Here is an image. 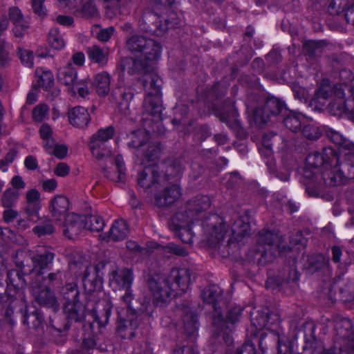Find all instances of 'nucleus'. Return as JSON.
<instances>
[{
    "instance_id": "69168bd1",
    "label": "nucleus",
    "mask_w": 354,
    "mask_h": 354,
    "mask_svg": "<svg viewBox=\"0 0 354 354\" xmlns=\"http://www.w3.org/2000/svg\"><path fill=\"white\" fill-rule=\"evenodd\" d=\"M42 188L45 192H52L57 187V180L54 178L43 180L41 183Z\"/></svg>"
},
{
    "instance_id": "13d9d810",
    "label": "nucleus",
    "mask_w": 354,
    "mask_h": 354,
    "mask_svg": "<svg viewBox=\"0 0 354 354\" xmlns=\"http://www.w3.org/2000/svg\"><path fill=\"white\" fill-rule=\"evenodd\" d=\"M122 0H104L107 3L106 8L108 12H111L113 16L120 13V8Z\"/></svg>"
},
{
    "instance_id": "ea45409f",
    "label": "nucleus",
    "mask_w": 354,
    "mask_h": 354,
    "mask_svg": "<svg viewBox=\"0 0 354 354\" xmlns=\"http://www.w3.org/2000/svg\"><path fill=\"white\" fill-rule=\"evenodd\" d=\"M85 230L91 232H101L105 225L104 219L97 215L84 216Z\"/></svg>"
},
{
    "instance_id": "a211bd4d",
    "label": "nucleus",
    "mask_w": 354,
    "mask_h": 354,
    "mask_svg": "<svg viewBox=\"0 0 354 354\" xmlns=\"http://www.w3.org/2000/svg\"><path fill=\"white\" fill-rule=\"evenodd\" d=\"M109 281L114 288L119 290L131 288L133 281V272L129 268L114 270L111 273Z\"/></svg>"
},
{
    "instance_id": "4c0bfd02",
    "label": "nucleus",
    "mask_w": 354,
    "mask_h": 354,
    "mask_svg": "<svg viewBox=\"0 0 354 354\" xmlns=\"http://www.w3.org/2000/svg\"><path fill=\"white\" fill-rule=\"evenodd\" d=\"M20 194L15 189L8 188L2 194L0 201L3 207H14L19 200Z\"/></svg>"
},
{
    "instance_id": "8fccbe9b",
    "label": "nucleus",
    "mask_w": 354,
    "mask_h": 354,
    "mask_svg": "<svg viewBox=\"0 0 354 354\" xmlns=\"http://www.w3.org/2000/svg\"><path fill=\"white\" fill-rule=\"evenodd\" d=\"M52 145L51 149H44L48 153L53 154L59 159H63L66 157L68 147L65 145L57 144L55 141Z\"/></svg>"
},
{
    "instance_id": "c756f323",
    "label": "nucleus",
    "mask_w": 354,
    "mask_h": 354,
    "mask_svg": "<svg viewBox=\"0 0 354 354\" xmlns=\"http://www.w3.org/2000/svg\"><path fill=\"white\" fill-rule=\"evenodd\" d=\"M77 73L71 63L60 68L57 72L58 81L68 86H73L77 80Z\"/></svg>"
},
{
    "instance_id": "c9c22d12",
    "label": "nucleus",
    "mask_w": 354,
    "mask_h": 354,
    "mask_svg": "<svg viewBox=\"0 0 354 354\" xmlns=\"http://www.w3.org/2000/svg\"><path fill=\"white\" fill-rule=\"evenodd\" d=\"M39 133L42 140L43 147L44 149H52V145L56 141L53 136V130L48 124L44 123L41 125Z\"/></svg>"
},
{
    "instance_id": "6ab92c4d",
    "label": "nucleus",
    "mask_w": 354,
    "mask_h": 354,
    "mask_svg": "<svg viewBox=\"0 0 354 354\" xmlns=\"http://www.w3.org/2000/svg\"><path fill=\"white\" fill-rule=\"evenodd\" d=\"M9 19L14 24L12 32L15 37H23L29 28V22L24 17L21 11L17 7L10 8Z\"/></svg>"
},
{
    "instance_id": "9d476101",
    "label": "nucleus",
    "mask_w": 354,
    "mask_h": 354,
    "mask_svg": "<svg viewBox=\"0 0 354 354\" xmlns=\"http://www.w3.org/2000/svg\"><path fill=\"white\" fill-rule=\"evenodd\" d=\"M148 287L156 304L167 303L178 294L174 285H171L165 274L151 276L148 279Z\"/></svg>"
},
{
    "instance_id": "cd10ccee",
    "label": "nucleus",
    "mask_w": 354,
    "mask_h": 354,
    "mask_svg": "<svg viewBox=\"0 0 354 354\" xmlns=\"http://www.w3.org/2000/svg\"><path fill=\"white\" fill-rule=\"evenodd\" d=\"M86 53L90 60L100 66H104L108 62L109 50L106 47L93 45L87 48Z\"/></svg>"
},
{
    "instance_id": "e433bc0d",
    "label": "nucleus",
    "mask_w": 354,
    "mask_h": 354,
    "mask_svg": "<svg viewBox=\"0 0 354 354\" xmlns=\"http://www.w3.org/2000/svg\"><path fill=\"white\" fill-rule=\"evenodd\" d=\"M77 12L84 18L96 17L99 15L94 0H84V2L77 8Z\"/></svg>"
},
{
    "instance_id": "b1692460",
    "label": "nucleus",
    "mask_w": 354,
    "mask_h": 354,
    "mask_svg": "<svg viewBox=\"0 0 354 354\" xmlns=\"http://www.w3.org/2000/svg\"><path fill=\"white\" fill-rule=\"evenodd\" d=\"M129 233L127 222L123 219L115 221L111 225L108 234V241H120L126 239Z\"/></svg>"
},
{
    "instance_id": "f257e3e1",
    "label": "nucleus",
    "mask_w": 354,
    "mask_h": 354,
    "mask_svg": "<svg viewBox=\"0 0 354 354\" xmlns=\"http://www.w3.org/2000/svg\"><path fill=\"white\" fill-rule=\"evenodd\" d=\"M126 46L133 57H123L118 64V69L129 75L147 73L151 62L160 59L162 46L156 40L140 34L129 37Z\"/></svg>"
},
{
    "instance_id": "37998d69",
    "label": "nucleus",
    "mask_w": 354,
    "mask_h": 354,
    "mask_svg": "<svg viewBox=\"0 0 354 354\" xmlns=\"http://www.w3.org/2000/svg\"><path fill=\"white\" fill-rule=\"evenodd\" d=\"M36 75L38 76L37 83L39 86L46 90L50 88L54 83V77L53 73L49 71H41V69L36 70Z\"/></svg>"
},
{
    "instance_id": "7c9ffc66",
    "label": "nucleus",
    "mask_w": 354,
    "mask_h": 354,
    "mask_svg": "<svg viewBox=\"0 0 354 354\" xmlns=\"http://www.w3.org/2000/svg\"><path fill=\"white\" fill-rule=\"evenodd\" d=\"M308 122V119L304 115L295 112H290L284 119L285 125L292 131L300 130L301 127Z\"/></svg>"
},
{
    "instance_id": "de8ad7c7",
    "label": "nucleus",
    "mask_w": 354,
    "mask_h": 354,
    "mask_svg": "<svg viewBox=\"0 0 354 354\" xmlns=\"http://www.w3.org/2000/svg\"><path fill=\"white\" fill-rule=\"evenodd\" d=\"M183 167L178 161H174L172 164L167 167L166 171L163 173L165 183L169 180L171 178L178 177L182 172Z\"/></svg>"
},
{
    "instance_id": "4468645a",
    "label": "nucleus",
    "mask_w": 354,
    "mask_h": 354,
    "mask_svg": "<svg viewBox=\"0 0 354 354\" xmlns=\"http://www.w3.org/2000/svg\"><path fill=\"white\" fill-rule=\"evenodd\" d=\"M283 108V103L275 97L269 98L263 109H258L255 111L247 108V114L257 124L266 123L270 116L278 115Z\"/></svg>"
},
{
    "instance_id": "c03bdc74",
    "label": "nucleus",
    "mask_w": 354,
    "mask_h": 354,
    "mask_svg": "<svg viewBox=\"0 0 354 354\" xmlns=\"http://www.w3.org/2000/svg\"><path fill=\"white\" fill-rule=\"evenodd\" d=\"M198 315L193 312H187L183 317L184 327L187 333L193 335L198 328Z\"/></svg>"
},
{
    "instance_id": "a878e982",
    "label": "nucleus",
    "mask_w": 354,
    "mask_h": 354,
    "mask_svg": "<svg viewBox=\"0 0 354 354\" xmlns=\"http://www.w3.org/2000/svg\"><path fill=\"white\" fill-rule=\"evenodd\" d=\"M26 205L25 212L29 216H37L40 209V193L36 189H31L26 194Z\"/></svg>"
},
{
    "instance_id": "864d4df0",
    "label": "nucleus",
    "mask_w": 354,
    "mask_h": 354,
    "mask_svg": "<svg viewBox=\"0 0 354 354\" xmlns=\"http://www.w3.org/2000/svg\"><path fill=\"white\" fill-rule=\"evenodd\" d=\"M19 57L21 62L27 67L31 68L33 66V53L32 51L19 48Z\"/></svg>"
},
{
    "instance_id": "20e7f679",
    "label": "nucleus",
    "mask_w": 354,
    "mask_h": 354,
    "mask_svg": "<svg viewBox=\"0 0 354 354\" xmlns=\"http://www.w3.org/2000/svg\"><path fill=\"white\" fill-rule=\"evenodd\" d=\"M198 213L199 200L194 198L189 201L175 215L173 230L182 242L188 244L193 242L192 225L198 220Z\"/></svg>"
},
{
    "instance_id": "473e14b6",
    "label": "nucleus",
    "mask_w": 354,
    "mask_h": 354,
    "mask_svg": "<svg viewBox=\"0 0 354 354\" xmlns=\"http://www.w3.org/2000/svg\"><path fill=\"white\" fill-rule=\"evenodd\" d=\"M215 114L221 121L228 125H232L237 122L238 113L234 105L217 110Z\"/></svg>"
},
{
    "instance_id": "49530a36",
    "label": "nucleus",
    "mask_w": 354,
    "mask_h": 354,
    "mask_svg": "<svg viewBox=\"0 0 354 354\" xmlns=\"http://www.w3.org/2000/svg\"><path fill=\"white\" fill-rule=\"evenodd\" d=\"M134 300V295L132 292L131 288L129 289H125V292L123 295L120 297V301L127 308V314H131L132 312L137 313L138 314H140V311L142 310H137L133 305V301Z\"/></svg>"
},
{
    "instance_id": "6e6d98bb",
    "label": "nucleus",
    "mask_w": 354,
    "mask_h": 354,
    "mask_svg": "<svg viewBox=\"0 0 354 354\" xmlns=\"http://www.w3.org/2000/svg\"><path fill=\"white\" fill-rule=\"evenodd\" d=\"M69 90L73 93H75L77 91L78 95L82 97H86L89 94L87 84L84 82H76L72 87L69 88Z\"/></svg>"
},
{
    "instance_id": "2f4dec72",
    "label": "nucleus",
    "mask_w": 354,
    "mask_h": 354,
    "mask_svg": "<svg viewBox=\"0 0 354 354\" xmlns=\"http://www.w3.org/2000/svg\"><path fill=\"white\" fill-rule=\"evenodd\" d=\"M98 269L96 266H87L84 270L82 281L85 288L92 291L98 281Z\"/></svg>"
},
{
    "instance_id": "2eb2a0df",
    "label": "nucleus",
    "mask_w": 354,
    "mask_h": 354,
    "mask_svg": "<svg viewBox=\"0 0 354 354\" xmlns=\"http://www.w3.org/2000/svg\"><path fill=\"white\" fill-rule=\"evenodd\" d=\"M118 313L120 317L117 327L118 335L122 339H132L137 335L136 330L144 315L132 312L127 315V318L123 319L121 317V312L118 310Z\"/></svg>"
},
{
    "instance_id": "aec40b11",
    "label": "nucleus",
    "mask_w": 354,
    "mask_h": 354,
    "mask_svg": "<svg viewBox=\"0 0 354 354\" xmlns=\"http://www.w3.org/2000/svg\"><path fill=\"white\" fill-rule=\"evenodd\" d=\"M181 196V189L177 185L166 187L160 193H155V203L158 207H165L173 204Z\"/></svg>"
},
{
    "instance_id": "5fc2aeb1",
    "label": "nucleus",
    "mask_w": 354,
    "mask_h": 354,
    "mask_svg": "<svg viewBox=\"0 0 354 354\" xmlns=\"http://www.w3.org/2000/svg\"><path fill=\"white\" fill-rule=\"evenodd\" d=\"M115 133V129L112 126H109L104 129H100L97 131V133H94L93 136L97 138H99L104 141L109 142L110 139H111Z\"/></svg>"
},
{
    "instance_id": "423d86ee",
    "label": "nucleus",
    "mask_w": 354,
    "mask_h": 354,
    "mask_svg": "<svg viewBox=\"0 0 354 354\" xmlns=\"http://www.w3.org/2000/svg\"><path fill=\"white\" fill-rule=\"evenodd\" d=\"M23 252L21 254L17 253L16 257V266L23 270L25 273L38 278L44 274V270L46 269L50 264L53 263L55 259V254L47 249H44L40 252H31L28 251L25 252V255L28 257L32 265L28 263V261H21L19 256H22Z\"/></svg>"
},
{
    "instance_id": "a18cd8bd",
    "label": "nucleus",
    "mask_w": 354,
    "mask_h": 354,
    "mask_svg": "<svg viewBox=\"0 0 354 354\" xmlns=\"http://www.w3.org/2000/svg\"><path fill=\"white\" fill-rule=\"evenodd\" d=\"M259 241L261 244H268L270 246L279 248L281 237L277 234L266 232L259 235Z\"/></svg>"
},
{
    "instance_id": "f03ea898",
    "label": "nucleus",
    "mask_w": 354,
    "mask_h": 354,
    "mask_svg": "<svg viewBox=\"0 0 354 354\" xmlns=\"http://www.w3.org/2000/svg\"><path fill=\"white\" fill-rule=\"evenodd\" d=\"M337 162V156L330 147L323 149L322 152L310 153L306 158L304 176L319 183L322 180L330 186L340 184L343 180L342 174L336 167H332Z\"/></svg>"
},
{
    "instance_id": "3c124183",
    "label": "nucleus",
    "mask_w": 354,
    "mask_h": 354,
    "mask_svg": "<svg viewBox=\"0 0 354 354\" xmlns=\"http://www.w3.org/2000/svg\"><path fill=\"white\" fill-rule=\"evenodd\" d=\"M303 135L308 139L316 140L321 136V132L314 124H306L302 131Z\"/></svg>"
},
{
    "instance_id": "79ce46f5",
    "label": "nucleus",
    "mask_w": 354,
    "mask_h": 354,
    "mask_svg": "<svg viewBox=\"0 0 354 354\" xmlns=\"http://www.w3.org/2000/svg\"><path fill=\"white\" fill-rule=\"evenodd\" d=\"M44 322V316L39 310L24 315V324L33 328H39Z\"/></svg>"
},
{
    "instance_id": "f8f14e48",
    "label": "nucleus",
    "mask_w": 354,
    "mask_h": 354,
    "mask_svg": "<svg viewBox=\"0 0 354 354\" xmlns=\"http://www.w3.org/2000/svg\"><path fill=\"white\" fill-rule=\"evenodd\" d=\"M19 271L18 270H10L7 272V288L6 290V295L7 297V301H9L8 309L7 310L6 315H10L9 310L12 311L13 306L12 303L15 301L20 300L24 301V289L26 286V281L24 278L23 270Z\"/></svg>"
},
{
    "instance_id": "72a5a7b5",
    "label": "nucleus",
    "mask_w": 354,
    "mask_h": 354,
    "mask_svg": "<svg viewBox=\"0 0 354 354\" xmlns=\"http://www.w3.org/2000/svg\"><path fill=\"white\" fill-rule=\"evenodd\" d=\"M103 311L100 314H97L95 311L92 312L94 320L100 326H105L108 324L109 317L111 314L113 304L111 301L106 299L102 301Z\"/></svg>"
},
{
    "instance_id": "e2e57ef3",
    "label": "nucleus",
    "mask_w": 354,
    "mask_h": 354,
    "mask_svg": "<svg viewBox=\"0 0 354 354\" xmlns=\"http://www.w3.org/2000/svg\"><path fill=\"white\" fill-rule=\"evenodd\" d=\"M45 0H32V8L34 12L40 15L43 16L46 14V9L44 6Z\"/></svg>"
},
{
    "instance_id": "39448f33",
    "label": "nucleus",
    "mask_w": 354,
    "mask_h": 354,
    "mask_svg": "<svg viewBox=\"0 0 354 354\" xmlns=\"http://www.w3.org/2000/svg\"><path fill=\"white\" fill-rule=\"evenodd\" d=\"M62 294L65 299L64 313L70 323L81 322L86 316V306L80 299V291L75 282L66 283Z\"/></svg>"
},
{
    "instance_id": "0eeeda50",
    "label": "nucleus",
    "mask_w": 354,
    "mask_h": 354,
    "mask_svg": "<svg viewBox=\"0 0 354 354\" xmlns=\"http://www.w3.org/2000/svg\"><path fill=\"white\" fill-rule=\"evenodd\" d=\"M214 220H218V225L214 226L210 232L208 243L210 246L215 247L225 237H229L228 243L234 241H239L240 237L245 236L249 234L250 225L248 223L243 222L242 219L235 221L232 230H227L226 225L216 216H213Z\"/></svg>"
},
{
    "instance_id": "774afa93",
    "label": "nucleus",
    "mask_w": 354,
    "mask_h": 354,
    "mask_svg": "<svg viewBox=\"0 0 354 354\" xmlns=\"http://www.w3.org/2000/svg\"><path fill=\"white\" fill-rule=\"evenodd\" d=\"M328 97V91L324 88H322L317 92L316 98L314 100L315 101L317 100L320 104H322V105H325L326 104L325 101L326 100Z\"/></svg>"
},
{
    "instance_id": "bb28decb",
    "label": "nucleus",
    "mask_w": 354,
    "mask_h": 354,
    "mask_svg": "<svg viewBox=\"0 0 354 354\" xmlns=\"http://www.w3.org/2000/svg\"><path fill=\"white\" fill-rule=\"evenodd\" d=\"M89 147L93 156L98 160L111 154V151L108 147V142L93 136L91 137Z\"/></svg>"
},
{
    "instance_id": "393cba45",
    "label": "nucleus",
    "mask_w": 354,
    "mask_h": 354,
    "mask_svg": "<svg viewBox=\"0 0 354 354\" xmlns=\"http://www.w3.org/2000/svg\"><path fill=\"white\" fill-rule=\"evenodd\" d=\"M153 17H155L156 20L159 19V17L156 15H153ZM176 17V14L171 12L169 18L165 20V24H161L160 21H156L155 25L156 28L148 26L147 28H145V29L147 32H151L157 36H161L167 29L175 28L180 24L179 19Z\"/></svg>"
},
{
    "instance_id": "4d7b16f0",
    "label": "nucleus",
    "mask_w": 354,
    "mask_h": 354,
    "mask_svg": "<svg viewBox=\"0 0 354 354\" xmlns=\"http://www.w3.org/2000/svg\"><path fill=\"white\" fill-rule=\"evenodd\" d=\"M5 210L2 212V221L5 223H10L14 221L19 215L17 210L13 207H4Z\"/></svg>"
},
{
    "instance_id": "052dcab7",
    "label": "nucleus",
    "mask_w": 354,
    "mask_h": 354,
    "mask_svg": "<svg viewBox=\"0 0 354 354\" xmlns=\"http://www.w3.org/2000/svg\"><path fill=\"white\" fill-rule=\"evenodd\" d=\"M328 137L334 143H335L337 145L342 146V147L347 146V145L346 143L345 138L343 137V136L340 133H339L336 131H333V130L330 131L328 132Z\"/></svg>"
},
{
    "instance_id": "dca6fc26",
    "label": "nucleus",
    "mask_w": 354,
    "mask_h": 354,
    "mask_svg": "<svg viewBox=\"0 0 354 354\" xmlns=\"http://www.w3.org/2000/svg\"><path fill=\"white\" fill-rule=\"evenodd\" d=\"M86 225L84 215L69 213L65 218L64 234L69 239H75L86 231Z\"/></svg>"
},
{
    "instance_id": "c85d7f7f",
    "label": "nucleus",
    "mask_w": 354,
    "mask_h": 354,
    "mask_svg": "<svg viewBox=\"0 0 354 354\" xmlns=\"http://www.w3.org/2000/svg\"><path fill=\"white\" fill-rule=\"evenodd\" d=\"M93 86L99 95L105 96L109 94L111 86V75L106 71H102L95 75Z\"/></svg>"
},
{
    "instance_id": "f704fd0d",
    "label": "nucleus",
    "mask_w": 354,
    "mask_h": 354,
    "mask_svg": "<svg viewBox=\"0 0 354 354\" xmlns=\"http://www.w3.org/2000/svg\"><path fill=\"white\" fill-rule=\"evenodd\" d=\"M55 227L51 220L48 217L39 219L37 224L33 227V232L39 237L50 235L54 232Z\"/></svg>"
},
{
    "instance_id": "0e129e2a",
    "label": "nucleus",
    "mask_w": 354,
    "mask_h": 354,
    "mask_svg": "<svg viewBox=\"0 0 354 354\" xmlns=\"http://www.w3.org/2000/svg\"><path fill=\"white\" fill-rule=\"evenodd\" d=\"M10 183L12 187L10 188L15 189V190H17L18 192L19 189H23L26 187V183L24 181L22 177L18 175L12 177Z\"/></svg>"
},
{
    "instance_id": "6e6552de",
    "label": "nucleus",
    "mask_w": 354,
    "mask_h": 354,
    "mask_svg": "<svg viewBox=\"0 0 354 354\" xmlns=\"http://www.w3.org/2000/svg\"><path fill=\"white\" fill-rule=\"evenodd\" d=\"M161 85L162 80L156 74L149 75L145 80L146 95L143 109L149 115L159 117L162 112Z\"/></svg>"
},
{
    "instance_id": "7ed1b4c3",
    "label": "nucleus",
    "mask_w": 354,
    "mask_h": 354,
    "mask_svg": "<svg viewBox=\"0 0 354 354\" xmlns=\"http://www.w3.org/2000/svg\"><path fill=\"white\" fill-rule=\"evenodd\" d=\"M342 83L334 90V99L329 107L334 114L351 113L354 115V76L348 70L340 72Z\"/></svg>"
},
{
    "instance_id": "4be33fe9",
    "label": "nucleus",
    "mask_w": 354,
    "mask_h": 354,
    "mask_svg": "<svg viewBox=\"0 0 354 354\" xmlns=\"http://www.w3.org/2000/svg\"><path fill=\"white\" fill-rule=\"evenodd\" d=\"M68 273L66 271L57 270L56 272H51L47 275H41L38 278L32 279L33 281H38L39 283L48 287L59 288L63 283V281L67 279Z\"/></svg>"
},
{
    "instance_id": "338daca9",
    "label": "nucleus",
    "mask_w": 354,
    "mask_h": 354,
    "mask_svg": "<svg viewBox=\"0 0 354 354\" xmlns=\"http://www.w3.org/2000/svg\"><path fill=\"white\" fill-rule=\"evenodd\" d=\"M69 170L70 168L66 163L60 162L55 167L54 172L58 176L64 177L68 174Z\"/></svg>"
},
{
    "instance_id": "603ef678",
    "label": "nucleus",
    "mask_w": 354,
    "mask_h": 354,
    "mask_svg": "<svg viewBox=\"0 0 354 354\" xmlns=\"http://www.w3.org/2000/svg\"><path fill=\"white\" fill-rule=\"evenodd\" d=\"M49 111L48 106L45 104H39L32 111V118L36 122H41L46 118Z\"/></svg>"
},
{
    "instance_id": "09e8293b",
    "label": "nucleus",
    "mask_w": 354,
    "mask_h": 354,
    "mask_svg": "<svg viewBox=\"0 0 354 354\" xmlns=\"http://www.w3.org/2000/svg\"><path fill=\"white\" fill-rule=\"evenodd\" d=\"M119 95L121 102L120 104H124L127 107L129 103L132 100L134 93L131 87H119L115 92Z\"/></svg>"
},
{
    "instance_id": "1a4fd4ad",
    "label": "nucleus",
    "mask_w": 354,
    "mask_h": 354,
    "mask_svg": "<svg viewBox=\"0 0 354 354\" xmlns=\"http://www.w3.org/2000/svg\"><path fill=\"white\" fill-rule=\"evenodd\" d=\"M133 134L136 138L129 142L128 146L137 149L135 155L138 158H140V164L153 162L160 157L162 149L160 143H148L146 145L144 140H147V135L141 130L135 131Z\"/></svg>"
},
{
    "instance_id": "680f3d73",
    "label": "nucleus",
    "mask_w": 354,
    "mask_h": 354,
    "mask_svg": "<svg viewBox=\"0 0 354 354\" xmlns=\"http://www.w3.org/2000/svg\"><path fill=\"white\" fill-rule=\"evenodd\" d=\"M114 31L113 27L101 29L97 35V38L101 41H107L112 36Z\"/></svg>"
},
{
    "instance_id": "58836bf2",
    "label": "nucleus",
    "mask_w": 354,
    "mask_h": 354,
    "mask_svg": "<svg viewBox=\"0 0 354 354\" xmlns=\"http://www.w3.org/2000/svg\"><path fill=\"white\" fill-rule=\"evenodd\" d=\"M115 162L118 172L117 177L113 176V174H112L105 168L103 169V172L104 173V175L107 178H111L113 180H116L118 182H122L124 180L126 176V167L124 165L122 156L121 155H118L115 157Z\"/></svg>"
},
{
    "instance_id": "a19ab883",
    "label": "nucleus",
    "mask_w": 354,
    "mask_h": 354,
    "mask_svg": "<svg viewBox=\"0 0 354 354\" xmlns=\"http://www.w3.org/2000/svg\"><path fill=\"white\" fill-rule=\"evenodd\" d=\"M48 42L53 48L56 50H61L65 46L63 36L56 28H53L49 30Z\"/></svg>"
},
{
    "instance_id": "5701e85b",
    "label": "nucleus",
    "mask_w": 354,
    "mask_h": 354,
    "mask_svg": "<svg viewBox=\"0 0 354 354\" xmlns=\"http://www.w3.org/2000/svg\"><path fill=\"white\" fill-rule=\"evenodd\" d=\"M69 201L64 196H57L50 203L49 210L56 221H61L68 209Z\"/></svg>"
},
{
    "instance_id": "9b49d317",
    "label": "nucleus",
    "mask_w": 354,
    "mask_h": 354,
    "mask_svg": "<svg viewBox=\"0 0 354 354\" xmlns=\"http://www.w3.org/2000/svg\"><path fill=\"white\" fill-rule=\"evenodd\" d=\"M138 185L149 193L157 192L165 185L163 169L155 163L145 166L138 174Z\"/></svg>"
},
{
    "instance_id": "f3484780",
    "label": "nucleus",
    "mask_w": 354,
    "mask_h": 354,
    "mask_svg": "<svg viewBox=\"0 0 354 354\" xmlns=\"http://www.w3.org/2000/svg\"><path fill=\"white\" fill-rule=\"evenodd\" d=\"M171 285H174L176 292L178 289L185 292L191 282V272L186 268H173L167 276Z\"/></svg>"
},
{
    "instance_id": "bf43d9fd",
    "label": "nucleus",
    "mask_w": 354,
    "mask_h": 354,
    "mask_svg": "<svg viewBox=\"0 0 354 354\" xmlns=\"http://www.w3.org/2000/svg\"><path fill=\"white\" fill-rule=\"evenodd\" d=\"M165 248L167 252H171L176 255L180 257H185L188 254V252L184 248L180 247L174 243H169L165 246Z\"/></svg>"
},
{
    "instance_id": "ddd939ff",
    "label": "nucleus",
    "mask_w": 354,
    "mask_h": 354,
    "mask_svg": "<svg viewBox=\"0 0 354 354\" xmlns=\"http://www.w3.org/2000/svg\"><path fill=\"white\" fill-rule=\"evenodd\" d=\"M31 294L34 301L39 306H42L56 311L59 309V304L54 293L50 288L33 281L31 283Z\"/></svg>"
},
{
    "instance_id": "412c9836",
    "label": "nucleus",
    "mask_w": 354,
    "mask_h": 354,
    "mask_svg": "<svg viewBox=\"0 0 354 354\" xmlns=\"http://www.w3.org/2000/svg\"><path fill=\"white\" fill-rule=\"evenodd\" d=\"M68 120L71 124L73 127L84 128L90 122L91 116L86 109L78 106L68 111Z\"/></svg>"
}]
</instances>
